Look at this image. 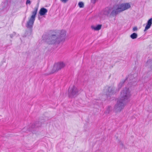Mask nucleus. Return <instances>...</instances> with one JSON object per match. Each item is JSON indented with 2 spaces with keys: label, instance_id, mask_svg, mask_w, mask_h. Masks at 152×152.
<instances>
[{
  "label": "nucleus",
  "instance_id": "aec40b11",
  "mask_svg": "<svg viewBox=\"0 0 152 152\" xmlns=\"http://www.w3.org/2000/svg\"><path fill=\"white\" fill-rule=\"evenodd\" d=\"M31 4V2L30 0H27L26 4H29L30 5Z\"/></svg>",
  "mask_w": 152,
  "mask_h": 152
},
{
  "label": "nucleus",
  "instance_id": "423d86ee",
  "mask_svg": "<svg viewBox=\"0 0 152 152\" xmlns=\"http://www.w3.org/2000/svg\"><path fill=\"white\" fill-rule=\"evenodd\" d=\"M68 94L70 98L75 97L78 95V90L76 87L73 86L72 87L69 88Z\"/></svg>",
  "mask_w": 152,
  "mask_h": 152
},
{
  "label": "nucleus",
  "instance_id": "1a4fd4ad",
  "mask_svg": "<svg viewBox=\"0 0 152 152\" xmlns=\"http://www.w3.org/2000/svg\"><path fill=\"white\" fill-rule=\"evenodd\" d=\"M114 88L113 87L107 86L105 87L104 91L106 95H110L114 92Z\"/></svg>",
  "mask_w": 152,
  "mask_h": 152
},
{
  "label": "nucleus",
  "instance_id": "f8f14e48",
  "mask_svg": "<svg viewBox=\"0 0 152 152\" xmlns=\"http://www.w3.org/2000/svg\"><path fill=\"white\" fill-rule=\"evenodd\" d=\"M102 27L101 25H98L96 26H91V28L92 29L95 31H98L101 29Z\"/></svg>",
  "mask_w": 152,
  "mask_h": 152
},
{
  "label": "nucleus",
  "instance_id": "0eeeda50",
  "mask_svg": "<svg viewBox=\"0 0 152 152\" xmlns=\"http://www.w3.org/2000/svg\"><path fill=\"white\" fill-rule=\"evenodd\" d=\"M137 74H131L128 75V77L125 79L126 81H128L129 85H135L136 84V82L137 80L135 77L137 76Z\"/></svg>",
  "mask_w": 152,
  "mask_h": 152
},
{
  "label": "nucleus",
  "instance_id": "f3484780",
  "mask_svg": "<svg viewBox=\"0 0 152 152\" xmlns=\"http://www.w3.org/2000/svg\"><path fill=\"white\" fill-rule=\"evenodd\" d=\"M118 144L121 145V146L122 148H125V146L123 144V143L121 141H119L118 142Z\"/></svg>",
  "mask_w": 152,
  "mask_h": 152
},
{
  "label": "nucleus",
  "instance_id": "7ed1b4c3",
  "mask_svg": "<svg viewBox=\"0 0 152 152\" xmlns=\"http://www.w3.org/2000/svg\"><path fill=\"white\" fill-rule=\"evenodd\" d=\"M131 96V94L128 88H125L121 92L120 100L126 103Z\"/></svg>",
  "mask_w": 152,
  "mask_h": 152
},
{
  "label": "nucleus",
  "instance_id": "4be33fe9",
  "mask_svg": "<svg viewBox=\"0 0 152 152\" xmlns=\"http://www.w3.org/2000/svg\"><path fill=\"white\" fill-rule=\"evenodd\" d=\"M69 0H60V1L64 3H66Z\"/></svg>",
  "mask_w": 152,
  "mask_h": 152
},
{
  "label": "nucleus",
  "instance_id": "2eb2a0df",
  "mask_svg": "<svg viewBox=\"0 0 152 152\" xmlns=\"http://www.w3.org/2000/svg\"><path fill=\"white\" fill-rule=\"evenodd\" d=\"M126 81V80H123L121 81L119 85H118V88H121L122 87V86L123 84Z\"/></svg>",
  "mask_w": 152,
  "mask_h": 152
},
{
  "label": "nucleus",
  "instance_id": "f257e3e1",
  "mask_svg": "<svg viewBox=\"0 0 152 152\" xmlns=\"http://www.w3.org/2000/svg\"><path fill=\"white\" fill-rule=\"evenodd\" d=\"M130 7V5L128 3L122 4L113 7L106 8L103 10L102 13L107 16L114 17Z\"/></svg>",
  "mask_w": 152,
  "mask_h": 152
},
{
  "label": "nucleus",
  "instance_id": "20e7f679",
  "mask_svg": "<svg viewBox=\"0 0 152 152\" xmlns=\"http://www.w3.org/2000/svg\"><path fill=\"white\" fill-rule=\"evenodd\" d=\"M38 7H35L34 11L32 12V15L31 17L28 18V20L27 22L26 27L27 28L31 29L33 26L35 20L36 16L37 15Z\"/></svg>",
  "mask_w": 152,
  "mask_h": 152
},
{
  "label": "nucleus",
  "instance_id": "6ab92c4d",
  "mask_svg": "<svg viewBox=\"0 0 152 152\" xmlns=\"http://www.w3.org/2000/svg\"><path fill=\"white\" fill-rule=\"evenodd\" d=\"M137 30V27H134L133 28V31H136Z\"/></svg>",
  "mask_w": 152,
  "mask_h": 152
},
{
  "label": "nucleus",
  "instance_id": "412c9836",
  "mask_svg": "<svg viewBox=\"0 0 152 152\" xmlns=\"http://www.w3.org/2000/svg\"><path fill=\"white\" fill-rule=\"evenodd\" d=\"M110 107H109V108L107 109V110L106 111L105 113L106 114H108L109 113L110 110Z\"/></svg>",
  "mask_w": 152,
  "mask_h": 152
},
{
  "label": "nucleus",
  "instance_id": "4468645a",
  "mask_svg": "<svg viewBox=\"0 0 152 152\" xmlns=\"http://www.w3.org/2000/svg\"><path fill=\"white\" fill-rule=\"evenodd\" d=\"M130 37L133 39H135L137 37V34L135 33H134L131 35Z\"/></svg>",
  "mask_w": 152,
  "mask_h": 152
},
{
  "label": "nucleus",
  "instance_id": "f03ea898",
  "mask_svg": "<svg viewBox=\"0 0 152 152\" xmlns=\"http://www.w3.org/2000/svg\"><path fill=\"white\" fill-rule=\"evenodd\" d=\"M66 35V31L65 30L57 31L54 34L49 37L46 41L49 44H59L64 40Z\"/></svg>",
  "mask_w": 152,
  "mask_h": 152
},
{
  "label": "nucleus",
  "instance_id": "ddd939ff",
  "mask_svg": "<svg viewBox=\"0 0 152 152\" xmlns=\"http://www.w3.org/2000/svg\"><path fill=\"white\" fill-rule=\"evenodd\" d=\"M146 66L150 67V68L152 70V59H149L147 61Z\"/></svg>",
  "mask_w": 152,
  "mask_h": 152
},
{
  "label": "nucleus",
  "instance_id": "9b49d317",
  "mask_svg": "<svg viewBox=\"0 0 152 152\" xmlns=\"http://www.w3.org/2000/svg\"><path fill=\"white\" fill-rule=\"evenodd\" d=\"M48 12V10L45 8H41L39 11V14L41 16H43L46 15V13Z\"/></svg>",
  "mask_w": 152,
  "mask_h": 152
},
{
  "label": "nucleus",
  "instance_id": "39448f33",
  "mask_svg": "<svg viewBox=\"0 0 152 152\" xmlns=\"http://www.w3.org/2000/svg\"><path fill=\"white\" fill-rule=\"evenodd\" d=\"M126 104L125 103L119 99L114 106V111L116 113L120 112L124 109Z\"/></svg>",
  "mask_w": 152,
  "mask_h": 152
},
{
  "label": "nucleus",
  "instance_id": "6e6552de",
  "mask_svg": "<svg viewBox=\"0 0 152 152\" xmlns=\"http://www.w3.org/2000/svg\"><path fill=\"white\" fill-rule=\"evenodd\" d=\"M65 66V64L62 62L55 64L54 65L53 67L52 70V72H53V73L57 72L58 71L64 68Z\"/></svg>",
  "mask_w": 152,
  "mask_h": 152
},
{
  "label": "nucleus",
  "instance_id": "a211bd4d",
  "mask_svg": "<svg viewBox=\"0 0 152 152\" xmlns=\"http://www.w3.org/2000/svg\"><path fill=\"white\" fill-rule=\"evenodd\" d=\"M16 35V33L15 32H13V33L10 35V37L11 38H12V37Z\"/></svg>",
  "mask_w": 152,
  "mask_h": 152
},
{
  "label": "nucleus",
  "instance_id": "5701e85b",
  "mask_svg": "<svg viewBox=\"0 0 152 152\" xmlns=\"http://www.w3.org/2000/svg\"><path fill=\"white\" fill-rule=\"evenodd\" d=\"M96 0H91V2L93 4H94L95 3L96 1Z\"/></svg>",
  "mask_w": 152,
  "mask_h": 152
},
{
  "label": "nucleus",
  "instance_id": "9d476101",
  "mask_svg": "<svg viewBox=\"0 0 152 152\" xmlns=\"http://www.w3.org/2000/svg\"><path fill=\"white\" fill-rule=\"evenodd\" d=\"M152 18H151L149 19L148 21H147V23L146 24V25L145 28V29L144 30V31H145L148 29H149L151 26V24H152Z\"/></svg>",
  "mask_w": 152,
  "mask_h": 152
},
{
  "label": "nucleus",
  "instance_id": "dca6fc26",
  "mask_svg": "<svg viewBox=\"0 0 152 152\" xmlns=\"http://www.w3.org/2000/svg\"><path fill=\"white\" fill-rule=\"evenodd\" d=\"M78 5L80 8H83L84 6V3L81 1L79 2Z\"/></svg>",
  "mask_w": 152,
  "mask_h": 152
}]
</instances>
